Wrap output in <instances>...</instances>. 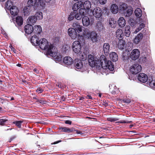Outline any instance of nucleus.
I'll list each match as a JSON object with an SVG mask.
<instances>
[{"instance_id": "nucleus-1", "label": "nucleus", "mask_w": 155, "mask_h": 155, "mask_svg": "<svg viewBox=\"0 0 155 155\" xmlns=\"http://www.w3.org/2000/svg\"><path fill=\"white\" fill-rule=\"evenodd\" d=\"M38 45L42 50H47L48 53L51 56H54L56 52V48L53 45L48 43L45 38L41 39Z\"/></svg>"}, {"instance_id": "nucleus-2", "label": "nucleus", "mask_w": 155, "mask_h": 155, "mask_svg": "<svg viewBox=\"0 0 155 155\" xmlns=\"http://www.w3.org/2000/svg\"><path fill=\"white\" fill-rule=\"evenodd\" d=\"M83 35L86 40L95 42L98 41L97 34L94 31H91L87 28H84Z\"/></svg>"}, {"instance_id": "nucleus-3", "label": "nucleus", "mask_w": 155, "mask_h": 155, "mask_svg": "<svg viewBox=\"0 0 155 155\" xmlns=\"http://www.w3.org/2000/svg\"><path fill=\"white\" fill-rule=\"evenodd\" d=\"M100 66L105 69H108L110 71H113L114 70V66L111 61L107 60L106 57L104 55L101 56Z\"/></svg>"}, {"instance_id": "nucleus-4", "label": "nucleus", "mask_w": 155, "mask_h": 155, "mask_svg": "<svg viewBox=\"0 0 155 155\" xmlns=\"http://www.w3.org/2000/svg\"><path fill=\"white\" fill-rule=\"evenodd\" d=\"M87 60L90 65L93 67L95 66L100 67L101 57L100 60L96 58H94L93 55L89 54L87 57Z\"/></svg>"}, {"instance_id": "nucleus-5", "label": "nucleus", "mask_w": 155, "mask_h": 155, "mask_svg": "<svg viewBox=\"0 0 155 155\" xmlns=\"http://www.w3.org/2000/svg\"><path fill=\"white\" fill-rule=\"evenodd\" d=\"M28 4L30 6H34L35 7L39 6L43 7L44 5V4L41 0H28Z\"/></svg>"}, {"instance_id": "nucleus-6", "label": "nucleus", "mask_w": 155, "mask_h": 155, "mask_svg": "<svg viewBox=\"0 0 155 155\" xmlns=\"http://www.w3.org/2000/svg\"><path fill=\"white\" fill-rule=\"evenodd\" d=\"M81 45L79 41H74L72 44V48L73 51L76 53L79 54L81 52Z\"/></svg>"}, {"instance_id": "nucleus-7", "label": "nucleus", "mask_w": 155, "mask_h": 155, "mask_svg": "<svg viewBox=\"0 0 155 155\" xmlns=\"http://www.w3.org/2000/svg\"><path fill=\"white\" fill-rule=\"evenodd\" d=\"M93 16L97 18H100L102 15L103 12L101 9L99 7H96L94 9H91Z\"/></svg>"}, {"instance_id": "nucleus-8", "label": "nucleus", "mask_w": 155, "mask_h": 155, "mask_svg": "<svg viewBox=\"0 0 155 155\" xmlns=\"http://www.w3.org/2000/svg\"><path fill=\"white\" fill-rule=\"evenodd\" d=\"M74 12L75 18L77 20H80L82 18L83 16H85L86 11L83 8H81L79 9L78 12L76 11H74Z\"/></svg>"}, {"instance_id": "nucleus-9", "label": "nucleus", "mask_w": 155, "mask_h": 155, "mask_svg": "<svg viewBox=\"0 0 155 155\" xmlns=\"http://www.w3.org/2000/svg\"><path fill=\"white\" fill-rule=\"evenodd\" d=\"M141 70V66L138 64H135L130 67V71L134 74H137Z\"/></svg>"}, {"instance_id": "nucleus-10", "label": "nucleus", "mask_w": 155, "mask_h": 155, "mask_svg": "<svg viewBox=\"0 0 155 155\" xmlns=\"http://www.w3.org/2000/svg\"><path fill=\"white\" fill-rule=\"evenodd\" d=\"M68 33L69 36L72 39L78 38L80 36L79 34L77 33L76 30L72 28H70L68 29Z\"/></svg>"}, {"instance_id": "nucleus-11", "label": "nucleus", "mask_w": 155, "mask_h": 155, "mask_svg": "<svg viewBox=\"0 0 155 155\" xmlns=\"http://www.w3.org/2000/svg\"><path fill=\"white\" fill-rule=\"evenodd\" d=\"M140 55L139 51L137 49H134L131 52L130 57L131 59L135 60L138 59Z\"/></svg>"}, {"instance_id": "nucleus-12", "label": "nucleus", "mask_w": 155, "mask_h": 155, "mask_svg": "<svg viewBox=\"0 0 155 155\" xmlns=\"http://www.w3.org/2000/svg\"><path fill=\"white\" fill-rule=\"evenodd\" d=\"M82 22L83 25L87 27L90 25H92L93 21L92 19L90 20L87 16H84L82 18Z\"/></svg>"}, {"instance_id": "nucleus-13", "label": "nucleus", "mask_w": 155, "mask_h": 155, "mask_svg": "<svg viewBox=\"0 0 155 155\" xmlns=\"http://www.w3.org/2000/svg\"><path fill=\"white\" fill-rule=\"evenodd\" d=\"M63 63L66 66H70L73 63L72 58L69 56H66L63 59Z\"/></svg>"}, {"instance_id": "nucleus-14", "label": "nucleus", "mask_w": 155, "mask_h": 155, "mask_svg": "<svg viewBox=\"0 0 155 155\" xmlns=\"http://www.w3.org/2000/svg\"><path fill=\"white\" fill-rule=\"evenodd\" d=\"M138 79L140 81L143 83H144L147 81L148 78L146 74L141 73L138 75Z\"/></svg>"}, {"instance_id": "nucleus-15", "label": "nucleus", "mask_w": 155, "mask_h": 155, "mask_svg": "<svg viewBox=\"0 0 155 155\" xmlns=\"http://www.w3.org/2000/svg\"><path fill=\"white\" fill-rule=\"evenodd\" d=\"M73 28L75 29L76 31H79V33L81 32L82 30L84 29V28L82 26L80 25L78 22H74L73 23L72 25Z\"/></svg>"}, {"instance_id": "nucleus-16", "label": "nucleus", "mask_w": 155, "mask_h": 155, "mask_svg": "<svg viewBox=\"0 0 155 155\" xmlns=\"http://www.w3.org/2000/svg\"><path fill=\"white\" fill-rule=\"evenodd\" d=\"M143 37V35L142 33H139L135 37L133 41L134 43L136 44H138L142 40Z\"/></svg>"}, {"instance_id": "nucleus-17", "label": "nucleus", "mask_w": 155, "mask_h": 155, "mask_svg": "<svg viewBox=\"0 0 155 155\" xmlns=\"http://www.w3.org/2000/svg\"><path fill=\"white\" fill-rule=\"evenodd\" d=\"M83 2L81 1H78L74 4L72 7V9L73 11H76L78 9L82 7Z\"/></svg>"}, {"instance_id": "nucleus-18", "label": "nucleus", "mask_w": 155, "mask_h": 155, "mask_svg": "<svg viewBox=\"0 0 155 155\" xmlns=\"http://www.w3.org/2000/svg\"><path fill=\"white\" fill-rule=\"evenodd\" d=\"M33 30V26L30 24L26 25L25 27V31L28 34H31Z\"/></svg>"}, {"instance_id": "nucleus-19", "label": "nucleus", "mask_w": 155, "mask_h": 155, "mask_svg": "<svg viewBox=\"0 0 155 155\" xmlns=\"http://www.w3.org/2000/svg\"><path fill=\"white\" fill-rule=\"evenodd\" d=\"M9 10L11 15L14 16L16 15L19 12L18 8L15 6H12Z\"/></svg>"}, {"instance_id": "nucleus-20", "label": "nucleus", "mask_w": 155, "mask_h": 155, "mask_svg": "<svg viewBox=\"0 0 155 155\" xmlns=\"http://www.w3.org/2000/svg\"><path fill=\"white\" fill-rule=\"evenodd\" d=\"M133 11V9L131 7L129 6L128 9L124 12V15L125 17H129L132 15Z\"/></svg>"}, {"instance_id": "nucleus-21", "label": "nucleus", "mask_w": 155, "mask_h": 155, "mask_svg": "<svg viewBox=\"0 0 155 155\" xmlns=\"http://www.w3.org/2000/svg\"><path fill=\"white\" fill-rule=\"evenodd\" d=\"M75 68L77 69H80L83 67L82 63L80 60L76 59L74 64Z\"/></svg>"}, {"instance_id": "nucleus-22", "label": "nucleus", "mask_w": 155, "mask_h": 155, "mask_svg": "<svg viewBox=\"0 0 155 155\" xmlns=\"http://www.w3.org/2000/svg\"><path fill=\"white\" fill-rule=\"evenodd\" d=\"M84 9L85 11V10H89L90 9L91 7V2L89 1H86L84 2V3H83V6Z\"/></svg>"}, {"instance_id": "nucleus-23", "label": "nucleus", "mask_w": 155, "mask_h": 155, "mask_svg": "<svg viewBox=\"0 0 155 155\" xmlns=\"http://www.w3.org/2000/svg\"><path fill=\"white\" fill-rule=\"evenodd\" d=\"M118 23L120 27H123L126 25V21L123 17L120 18L118 20Z\"/></svg>"}, {"instance_id": "nucleus-24", "label": "nucleus", "mask_w": 155, "mask_h": 155, "mask_svg": "<svg viewBox=\"0 0 155 155\" xmlns=\"http://www.w3.org/2000/svg\"><path fill=\"white\" fill-rule=\"evenodd\" d=\"M110 10L114 14H116L118 11V7L115 4H112L110 7Z\"/></svg>"}, {"instance_id": "nucleus-25", "label": "nucleus", "mask_w": 155, "mask_h": 155, "mask_svg": "<svg viewBox=\"0 0 155 155\" xmlns=\"http://www.w3.org/2000/svg\"><path fill=\"white\" fill-rule=\"evenodd\" d=\"M38 38L36 35H34L31 37V42L33 45H37L38 44Z\"/></svg>"}, {"instance_id": "nucleus-26", "label": "nucleus", "mask_w": 155, "mask_h": 155, "mask_svg": "<svg viewBox=\"0 0 155 155\" xmlns=\"http://www.w3.org/2000/svg\"><path fill=\"white\" fill-rule=\"evenodd\" d=\"M124 33L126 37H129L130 36L131 31L130 27L129 26L126 25L125 26L124 30Z\"/></svg>"}, {"instance_id": "nucleus-27", "label": "nucleus", "mask_w": 155, "mask_h": 155, "mask_svg": "<svg viewBox=\"0 0 155 155\" xmlns=\"http://www.w3.org/2000/svg\"><path fill=\"white\" fill-rule=\"evenodd\" d=\"M60 130L61 131L70 133L72 132L74 130V129L73 128H69L66 127H60Z\"/></svg>"}, {"instance_id": "nucleus-28", "label": "nucleus", "mask_w": 155, "mask_h": 155, "mask_svg": "<svg viewBox=\"0 0 155 155\" xmlns=\"http://www.w3.org/2000/svg\"><path fill=\"white\" fill-rule=\"evenodd\" d=\"M117 37L119 40L121 39L122 37L124 36L123 31L121 29H118L116 32Z\"/></svg>"}, {"instance_id": "nucleus-29", "label": "nucleus", "mask_w": 155, "mask_h": 155, "mask_svg": "<svg viewBox=\"0 0 155 155\" xmlns=\"http://www.w3.org/2000/svg\"><path fill=\"white\" fill-rule=\"evenodd\" d=\"M110 59L113 61H116L118 60V56L116 53L112 52L110 54Z\"/></svg>"}, {"instance_id": "nucleus-30", "label": "nucleus", "mask_w": 155, "mask_h": 155, "mask_svg": "<svg viewBox=\"0 0 155 155\" xmlns=\"http://www.w3.org/2000/svg\"><path fill=\"white\" fill-rule=\"evenodd\" d=\"M110 46L108 43H105L103 46V50L105 54L108 53L109 52Z\"/></svg>"}, {"instance_id": "nucleus-31", "label": "nucleus", "mask_w": 155, "mask_h": 155, "mask_svg": "<svg viewBox=\"0 0 155 155\" xmlns=\"http://www.w3.org/2000/svg\"><path fill=\"white\" fill-rule=\"evenodd\" d=\"M120 40L118 43L117 46L119 49L122 50L124 48L125 43L124 40L121 39Z\"/></svg>"}, {"instance_id": "nucleus-32", "label": "nucleus", "mask_w": 155, "mask_h": 155, "mask_svg": "<svg viewBox=\"0 0 155 155\" xmlns=\"http://www.w3.org/2000/svg\"><path fill=\"white\" fill-rule=\"evenodd\" d=\"M37 21V19L36 18V16H32L29 17L27 19V21L29 23L34 24Z\"/></svg>"}, {"instance_id": "nucleus-33", "label": "nucleus", "mask_w": 155, "mask_h": 155, "mask_svg": "<svg viewBox=\"0 0 155 155\" xmlns=\"http://www.w3.org/2000/svg\"><path fill=\"white\" fill-rule=\"evenodd\" d=\"M128 8V5L123 3H120L119 8L120 9L121 11H123L124 12L127 10Z\"/></svg>"}, {"instance_id": "nucleus-34", "label": "nucleus", "mask_w": 155, "mask_h": 155, "mask_svg": "<svg viewBox=\"0 0 155 155\" xmlns=\"http://www.w3.org/2000/svg\"><path fill=\"white\" fill-rule=\"evenodd\" d=\"M23 19L21 16H18L16 17V22L18 25H21L23 24Z\"/></svg>"}, {"instance_id": "nucleus-35", "label": "nucleus", "mask_w": 155, "mask_h": 155, "mask_svg": "<svg viewBox=\"0 0 155 155\" xmlns=\"http://www.w3.org/2000/svg\"><path fill=\"white\" fill-rule=\"evenodd\" d=\"M110 88V91L113 94H115L117 91V89L116 86L112 85L111 86H109Z\"/></svg>"}, {"instance_id": "nucleus-36", "label": "nucleus", "mask_w": 155, "mask_h": 155, "mask_svg": "<svg viewBox=\"0 0 155 155\" xmlns=\"http://www.w3.org/2000/svg\"><path fill=\"white\" fill-rule=\"evenodd\" d=\"M13 3L12 0H8L5 5V7L7 9H10L13 6Z\"/></svg>"}, {"instance_id": "nucleus-37", "label": "nucleus", "mask_w": 155, "mask_h": 155, "mask_svg": "<svg viewBox=\"0 0 155 155\" xmlns=\"http://www.w3.org/2000/svg\"><path fill=\"white\" fill-rule=\"evenodd\" d=\"M135 15L137 17H140L142 15V11L141 9L139 8H137L135 11Z\"/></svg>"}, {"instance_id": "nucleus-38", "label": "nucleus", "mask_w": 155, "mask_h": 155, "mask_svg": "<svg viewBox=\"0 0 155 155\" xmlns=\"http://www.w3.org/2000/svg\"><path fill=\"white\" fill-rule=\"evenodd\" d=\"M35 16H36V18L37 19V20H41L43 18L42 14L41 12H37Z\"/></svg>"}, {"instance_id": "nucleus-39", "label": "nucleus", "mask_w": 155, "mask_h": 155, "mask_svg": "<svg viewBox=\"0 0 155 155\" xmlns=\"http://www.w3.org/2000/svg\"><path fill=\"white\" fill-rule=\"evenodd\" d=\"M34 30L36 31L37 34H39L42 31V28L40 25H37L35 27Z\"/></svg>"}, {"instance_id": "nucleus-40", "label": "nucleus", "mask_w": 155, "mask_h": 155, "mask_svg": "<svg viewBox=\"0 0 155 155\" xmlns=\"http://www.w3.org/2000/svg\"><path fill=\"white\" fill-rule=\"evenodd\" d=\"M24 13L25 15H28L31 12L30 8L29 7H25L23 10Z\"/></svg>"}, {"instance_id": "nucleus-41", "label": "nucleus", "mask_w": 155, "mask_h": 155, "mask_svg": "<svg viewBox=\"0 0 155 155\" xmlns=\"http://www.w3.org/2000/svg\"><path fill=\"white\" fill-rule=\"evenodd\" d=\"M145 27V25L143 23H141L139 25V26L134 31V33L136 34L140 30H141L142 29Z\"/></svg>"}, {"instance_id": "nucleus-42", "label": "nucleus", "mask_w": 155, "mask_h": 155, "mask_svg": "<svg viewBox=\"0 0 155 155\" xmlns=\"http://www.w3.org/2000/svg\"><path fill=\"white\" fill-rule=\"evenodd\" d=\"M96 27L99 30H101L103 29V27L101 23L99 22H98L96 25Z\"/></svg>"}, {"instance_id": "nucleus-43", "label": "nucleus", "mask_w": 155, "mask_h": 155, "mask_svg": "<svg viewBox=\"0 0 155 155\" xmlns=\"http://www.w3.org/2000/svg\"><path fill=\"white\" fill-rule=\"evenodd\" d=\"M74 18H75L74 14V11H73L72 12H71L69 15L68 17V19L70 21L72 20Z\"/></svg>"}, {"instance_id": "nucleus-44", "label": "nucleus", "mask_w": 155, "mask_h": 155, "mask_svg": "<svg viewBox=\"0 0 155 155\" xmlns=\"http://www.w3.org/2000/svg\"><path fill=\"white\" fill-rule=\"evenodd\" d=\"M22 122V121H16L14 122L13 123L15 124L18 127L20 128L21 127V124Z\"/></svg>"}, {"instance_id": "nucleus-45", "label": "nucleus", "mask_w": 155, "mask_h": 155, "mask_svg": "<svg viewBox=\"0 0 155 155\" xmlns=\"http://www.w3.org/2000/svg\"><path fill=\"white\" fill-rule=\"evenodd\" d=\"M129 22L131 26H134L135 24L134 20L132 18H130L129 20Z\"/></svg>"}, {"instance_id": "nucleus-46", "label": "nucleus", "mask_w": 155, "mask_h": 155, "mask_svg": "<svg viewBox=\"0 0 155 155\" xmlns=\"http://www.w3.org/2000/svg\"><path fill=\"white\" fill-rule=\"evenodd\" d=\"M150 86L153 88H155V80L151 81L149 83Z\"/></svg>"}, {"instance_id": "nucleus-47", "label": "nucleus", "mask_w": 155, "mask_h": 155, "mask_svg": "<svg viewBox=\"0 0 155 155\" xmlns=\"http://www.w3.org/2000/svg\"><path fill=\"white\" fill-rule=\"evenodd\" d=\"M7 121V120L1 119H0V125H3L5 124V123Z\"/></svg>"}, {"instance_id": "nucleus-48", "label": "nucleus", "mask_w": 155, "mask_h": 155, "mask_svg": "<svg viewBox=\"0 0 155 155\" xmlns=\"http://www.w3.org/2000/svg\"><path fill=\"white\" fill-rule=\"evenodd\" d=\"M132 122L131 121H126L124 120H121L118 122H116V123H129Z\"/></svg>"}, {"instance_id": "nucleus-49", "label": "nucleus", "mask_w": 155, "mask_h": 155, "mask_svg": "<svg viewBox=\"0 0 155 155\" xmlns=\"http://www.w3.org/2000/svg\"><path fill=\"white\" fill-rule=\"evenodd\" d=\"M99 3L101 5H104L107 2V0H98Z\"/></svg>"}, {"instance_id": "nucleus-50", "label": "nucleus", "mask_w": 155, "mask_h": 155, "mask_svg": "<svg viewBox=\"0 0 155 155\" xmlns=\"http://www.w3.org/2000/svg\"><path fill=\"white\" fill-rule=\"evenodd\" d=\"M118 120V119H117V118H109L108 119V120L111 122L116 121L117 120Z\"/></svg>"}, {"instance_id": "nucleus-51", "label": "nucleus", "mask_w": 155, "mask_h": 155, "mask_svg": "<svg viewBox=\"0 0 155 155\" xmlns=\"http://www.w3.org/2000/svg\"><path fill=\"white\" fill-rule=\"evenodd\" d=\"M43 90L41 88H38L36 90V91L38 93H40L42 92Z\"/></svg>"}, {"instance_id": "nucleus-52", "label": "nucleus", "mask_w": 155, "mask_h": 155, "mask_svg": "<svg viewBox=\"0 0 155 155\" xmlns=\"http://www.w3.org/2000/svg\"><path fill=\"white\" fill-rule=\"evenodd\" d=\"M114 22L112 20V19H111V21H110L109 22V24L111 27H114Z\"/></svg>"}, {"instance_id": "nucleus-53", "label": "nucleus", "mask_w": 155, "mask_h": 155, "mask_svg": "<svg viewBox=\"0 0 155 155\" xmlns=\"http://www.w3.org/2000/svg\"><path fill=\"white\" fill-rule=\"evenodd\" d=\"M81 56L82 57H81V58L83 60H85L87 58V56L85 54H82Z\"/></svg>"}, {"instance_id": "nucleus-54", "label": "nucleus", "mask_w": 155, "mask_h": 155, "mask_svg": "<svg viewBox=\"0 0 155 155\" xmlns=\"http://www.w3.org/2000/svg\"><path fill=\"white\" fill-rule=\"evenodd\" d=\"M123 101L124 103H129L130 102V100L129 99H124Z\"/></svg>"}, {"instance_id": "nucleus-55", "label": "nucleus", "mask_w": 155, "mask_h": 155, "mask_svg": "<svg viewBox=\"0 0 155 155\" xmlns=\"http://www.w3.org/2000/svg\"><path fill=\"white\" fill-rule=\"evenodd\" d=\"M65 123L66 124H71V122L69 120H67L65 121Z\"/></svg>"}, {"instance_id": "nucleus-56", "label": "nucleus", "mask_w": 155, "mask_h": 155, "mask_svg": "<svg viewBox=\"0 0 155 155\" xmlns=\"http://www.w3.org/2000/svg\"><path fill=\"white\" fill-rule=\"evenodd\" d=\"M74 131H76V133H77L78 134H83L82 133V132L80 131H79L78 130H74Z\"/></svg>"}, {"instance_id": "nucleus-57", "label": "nucleus", "mask_w": 155, "mask_h": 155, "mask_svg": "<svg viewBox=\"0 0 155 155\" xmlns=\"http://www.w3.org/2000/svg\"><path fill=\"white\" fill-rule=\"evenodd\" d=\"M61 140L58 141H57L54 142L53 143H52L51 144H56L58 143L61 142Z\"/></svg>"}, {"instance_id": "nucleus-58", "label": "nucleus", "mask_w": 155, "mask_h": 155, "mask_svg": "<svg viewBox=\"0 0 155 155\" xmlns=\"http://www.w3.org/2000/svg\"><path fill=\"white\" fill-rule=\"evenodd\" d=\"M38 102H39V103H40L41 104H45L44 102L42 100H38Z\"/></svg>"}, {"instance_id": "nucleus-59", "label": "nucleus", "mask_w": 155, "mask_h": 155, "mask_svg": "<svg viewBox=\"0 0 155 155\" xmlns=\"http://www.w3.org/2000/svg\"><path fill=\"white\" fill-rule=\"evenodd\" d=\"M122 57L123 58H124V59H127V58H128V56H124V54H123L122 55Z\"/></svg>"}, {"instance_id": "nucleus-60", "label": "nucleus", "mask_w": 155, "mask_h": 155, "mask_svg": "<svg viewBox=\"0 0 155 155\" xmlns=\"http://www.w3.org/2000/svg\"><path fill=\"white\" fill-rule=\"evenodd\" d=\"M87 97H88V98H89L90 99H92V97L91 96H90V95H88Z\"/></svg>"}, {"instance_id": "nucleus-61", "label": "nucleus", "mask_w": 155, "mask_h": 155, "mask_svg": "<svg viewBox=\"0 0 155 155\" xmlns=\"http://www.w3.org/2000/svg\"><path fill=\"white\" fill-rule=\"evenodd\" d=\"M17 66L19 67H21V64H17Z\"/></svg>"}, {"instance_id": "nucleus-62", "label": "nucleus", "mask_w": 155, "mask_h": 155, "mask_svg": "<svg viewBox=\"0 0 155 155\" xmlns=\"http://www.w3.org/2000/svg\"><path fill=\"white\" fill-rule=\"evenodd\" d=\"M46 0V1L48 2H50V1H51V0Z\"/></svg>"}, {"instance_id": "nucleus-63", "label": "nucleus", "mask_w": 155, "mask_h": 155, "mask_svg": "<svg viewBox=\"0 0 155 155\" xmlns=\"http://www.w3.org/2000/svg\"><path fill=\"white\" fill-rule=\"evenodd\" d=\"M101 94H99V96L100 97H101Z\"/></svg>"}, {"instance_id": "nucleus-64", "label": "nucleus", "mask_w": 155, "mask_h": 155, "mask_svg": "<svg viewBox=\"0 0 155 155\" xmlns=\"http://www.w3.org/2000/svg\"><path fill=\"white\" fill-rule=\"evenodd\" d=\"M14 100V98H13V97H12V98H11V100Z\"/></svg>"}]
</instances>
